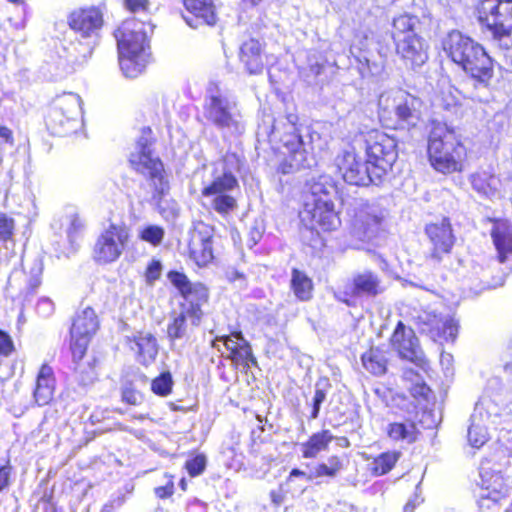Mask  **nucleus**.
Wrapping results in <instances>:
<instances>
[{
  "label": "nucleus",
  "mask_w": 512,
  "mask_h": 512,
  "mask_svg": "<svg viewBox=\"0 0 512 512\" xmlns=\"http://www.w3.org/2000/svg\"><path fill=\"white\" fill-rule=\"evenodd\" d=\"M126 8L132 13H147L149 11V0H125Z\"/></svg>",
  "instance_id": "58"
},
{
  "label": "nucleus",
  "mask_w": 512,
  "mask_h": 512,
  "mask_svg": "<svg viewBox=\"0 0 512 512\" xmlns=\"http://www.w3.org/2000/svg\"><path fill=\"white\" fill-rule=\"evenodd\" d=\"M418 24V18L409 14H402L395 17L392 22V38L395 42L401 41L408 34H416L415 26Z\"/></svg>",
  "instance_id": "34"
},
{
  "label": "nucleus",
  "mask_w": 512,
  "mask_h": 512,
  "mask_svg": "<svg viewBox=\"0 0 512 512\" xmlns=\"http://www.w3.org/2000/svg\"><path fill=\"white\" fill-rule=\"evenodd\" d=\"M431 247L426 254V260L433 265L440 264L448 256L455 242L451 223L448 218L430 223L425 227Z\"/></svg>",
  "instance_id": "13"
},
{
  "label": "nucleus",
  "mask_w": 512,
  "mask_h": 512,
  "mask_svg": "<svg viewBox=\"0 0 512 512\" xmlns=\"http://www.w3.org/2000/svg\"><path fill=\"white\" fill-rule=\"evenodd\" d=\"M69 225L66 229L68 240L71 244H74L77 237L82 233L84 229L83 221L78 217L77 214H72L68 217Z\"/></svg>",
  "instance_id": "52"
},
{
  "label": "nucleus",
  "mask_w": 512,
  "mask_h": 512,
  "mask_svg": "<svg viewBox=\"0 0 512 512\" xmlns=\"http://www.w3.org/2000/svg\"><path fill=\"white\" fill-rule=\"evenodd\" d=\"M330 388L331 384L329 383L328 379L324 378L316 382L315 394L312 398V419L318 418L321 405L326 400V396Z\"/></svg>",
  "instance_id": "40"
},
{
  "label": "nucleus",
  "mask_w": 512,
  "mask_h": 512,
  "mask_svg": "<svg viewBox=\"0 0 512 512\" xmlns=\"http://www.w3.org/2000/svg\"><path fill=\"white\" fill-rule=\"evenodd\" d=\"M237 179L230 172H225L213 179V181L205 186L202 195L205 197L216 196L230 193L237 186Z\"/></svg>",
  "instance_id": "31"
},
{
  "label": "nucleus",
  "mask_w": 512,
  "mask_h": 512,
  "mask_svg": "<svg viewBox=\"0 0 512 512\" xmlns=\"http://www.w3.org/2000/svg\"><path fill=\"white\" fill-rule=\"evenodd\" d=\"M170 322L167 326V337L170 341L182 340L189 335V324L184 319L183 314H178L177 311L170 313Z\"/></svg>",
  "instance_id": "35"
},
{
  "label": "nucleus",
  "mask_w": 512,
  "mask_h": 512,
  "mask_svg": "<svg viewBox=\"0 0 512 512\" xmlns=\"http://www.w3.org/2000/svg\"><path fill=\"white\" fill-rule=\"evenodd\" d=\"M470 182L472 188L481 196L490 198L497 192V178L486 171L472 174Z\"/></svg>",
  "instance_id": "32"
},
{
  "label": "nucleus",
  "mask_w": 512,
  "mask_h": 512,
  "mask_svg": "<svg viewBox=\"0 0 512 512\" xmlns=\"http://www.w3.org/2000/svg\"><path fill=\"white\" fill-rule=\"evenodd\" d=\"M387 216V211L376 203H366L358 214V221L364 227V233L367 237H373L383 220Z\"/></svg>",
  "instance_id": "25"
},
{
  "label": "nucleus",
  "mask_w": 512,
  "mask_h": 512,
  "mask_svg": "<svg viewBox=\"0 0 512 512\" xmlns=\"http://www.w3.org/2000/svg\"><path fill=\"white\" fill-rule=\"evenodd\" d=\"M36 311L42 317H49L54 312V303L51 299L43 297L38 301Z\"/></svg>",
  "instance_id": "60"
},
{
  "label": "nucleus",
  "mask_w": 512,
  "mask_h": 512,
  "mask_svg": "<svg viewBox=\"0 0 512 512\" xmlns=\"http://www.w3.org/2000/svg\"><path fill=\"white\" fill-rule=\"evenodd\" d=\"M183 3L187 12L183 14V19L191 28L216 24L218 16L215 0H184Z\"/></svg>",
  "instance_id": "17"
},
{
  "label": "nucleus",
  "mask_w": 512,
  "mask_h": 512,
  "mask_svg": "<svg viewBox=\"0 0 512 512\" xmlns=\"http://www.w3.org/2000/svg\"><path fill=\"white\" fill-rule=\"evenodd\" d=\"M366 159L377 177H384L398 158L397 142L381 132L369 133L365 139Z\"/></svg>",
  "instance_id": "9"
},
{
  "label": "nucleus",
  "mask_w": 512,
  "mask_h": 512,
  "mask_svg": "<svg viewBox=\"0 0 512 512\" xmlns=\"http://www.w3.org/2000/svg\"><path fill=\"white\" fill-rule=\"evenodd\" d=\"M174 381L169 371L162 372L151 382V390L158 396L166 397L172 392Z\"/></svg>",
  "instance_id": "41"
},
{
  "label": "nucleus",
  "mask_w": 512,
  "mask_h": 512,
  "mask_svg": "<svg viewBox=\"0 0 512 512\" xmlns=\"http://www.w3.org/2000/svg\"><path fill=\"white\" fill-rule=\"evenodd\" d=\"M465 155L466 149L453 130L445 124L432 128L428 139V156L437 171L452 173L461 170Z\"/></svg>",
  "instance_id": "4"
},
{
  "label": "nucleus",
  "mask_w": 512,
  "mask_h": 512,
  "mask_svg": "<svg viewBox=\"0 0 512 512\" xmlns=\"http://www.w3.org/2000/svg\"><path fill=\"white\" fill-rule=\"evenodd\" d=\"M336 161L343 180L350 185H377L383 179L382 177H377L374 173V168L371 167L367 159L363 160L354 150L344 151L337 157Z\"/></svg>",
  "instance_id": "10"
},
{
  "label": "nucleus",
  "mask_w": 512,
  "mask_h": 512,
  "mask_svg": "<svg viewBox=\"0 0 512 512\" xmlns=\"http://www.w3.org/2000/svg\"><path fill=\"white\" fill-rule=\"evenodd\" d=\"M177 313L183 314L184 319L186 320L190 319L191 326H198L203 316L201 305L187 301L180 304V310Z\"/></svg>",
  "instance_id": "45"
},
{
  "label": "nucleus",
  "mask_w": 512,
  "mask_h": 512,
  "mask_svg": "<svg viewBox=\"0 0 512 512\" xmlns=\"http://www.w3.org/2000/svg\"><path fill=\"white\" fill-rule=\"evenodd\" d=\"M478 20L493 39L512 46V0H487L479 10Z\"/></svg>",
  "instance_id": "6"
},
{
  "label": "nucleus",
  "mask_w": 512,
  "mask_h": 512,
  "mask_svg": "<svg viewBox=\"0 0 512 512\" xmlns=\"http://www.w3.org/2000/svg\"><path fill=\"white\" fill-rule=\"evenodd\" d=\"M240 61L249 74H260L264 68L262 45L256 39L245 41L240 48Z\"/></svg>",
  "instance_id": "22"
},
{
  "label": "nucleus",
  "mask_w": 512,
  "mask_h": 512,
  "mask_svg": "<svg viewBox=\"0 0 512 512\" xmlns=\"http://www.w3.org/2000/svg\"><path fill=\"white\" fill-rule=\"evenodd\" d=\"M334 436L329 430L313 434L309 440L302 444V455L304 458H315L321 451H325Z\"/></svg>",
  "instance_id": "30"
},
{
  "label": "nucleus",
  "mask_w": 512,
  "mask_h": 512,
  "mask_svg": "<svg viewBox=\"0 0 512 512\" xmlns=\"http://www.w3.org/2000/svg\"><path fill=\"white\" fill-rule=\"evenodd\" d=\"M290 286L298 300L305 302L312 298L313 282L305 272L293 268L291 271Z\"/></svg>",
  "instance_id": "29"
},
{
  "label": "nucleus",
  "mask_w": 512,
  "mask_h": 512,
  "mask_svg": "<svg viewBox=\"0 0 512 512\" xmlns=\"http://www.w3.org/2000/svg\"><path fill=\"white\" fill-rule=\"evenodd\" d=\"M129 240L126 225L110 224L98 237L94 246V258L101 263L116 261L124 251Z\"/></svg>",
  "instance_id": "12"
},
{
  "label": "nucleus",
  "mask_w": 512,
  "mask_h": 512,
  "mask_svg": "<svg viewBox=\"0 0 512 512\" xmlns=\"http://www.w3.org/2000/svg\"><path fill=\"white\" fill-rule=\"evenodd\" d=\"M307 192L310 194L307 202L313 200H332L337 194V187L332 177L326 174L312 177L306 182Z\"/></svg>",
  "instance_id": "26"
},
{
  "label": "nucleus",
  "mask_w": 512,
  "mask_h": 512,
  "mask_svg": "<svg viewBox=\"0 0 512 512\" xmlns=\"http://www.w3.org/2000/svg\"><path fill=\"white\" fill-rule=\"evenodd\" d=\"M286 123H283L282 121H274L272 124L271 131L268 133L270 137H277V134L279 133V128L282 126V128L288 129L289 125L296 126V123L298 121V117L295 114H289L286 116Z\"/></svg>",
  "instance_id": "59"
},
{
  "label": "nucleus",
  "mask_w": 512,
  "mask_h": 512,
  "mask_svg": "<svg viewBox=\"0 0 512 512\" xmlns=\"http://www.w3.org/2000/svg\"><path fill=\"white\" fill-rule=\"evenodd\" d=\"M401 456V452L388 451L381 453L371 462V471L375 476L387 474L395 466Z\"/></svg>",
  "instance_id": "36"
},
{
  "label": "nucleus",
  "mask_w": 512,
  "mask_h": 512,
  "mask_svg": "<svg viewBox=\"0 0 512 512\" xmlns=\"http://www.w3.org/2000/svg\"><path fill=\"white\" fill-rule=\"evenodd\" d=\"M36 385L42 388H55V378L50 366L43 364L37 376Z\"/></svg>",
  "instance_id": "53"
},
{
  "label": "nucleus",
  "mask_w": 512,
  "mask_h": 512,
  "mask_svg": "<svg viewBox=\"0 0 512 512\" xmlns=\"http://www.w3.org/2000/svg\"><path fill=\"white\" fill-rule=\"evenodd\" d=\"M53 393L54 390L51 388H42L36 385L34 390V399L39 406H44L52 400Z\"/></svg>",
  "instance_id": "57"
},
{
  "label": "nucleus",
  "mask_w": 512,
  "mask_h": 512,
  "mask_svg": "<svg viewBox=\"0 0 512 512\" xmlns=\"http://www.w3.org/2000/svg\"><path fill=\"white\" fill-rule=\"evenodd\" d=\"M468 441L472 447H481L487 441L486 429L482 426L471 424L468 428Z\"/></svg>",
  "instance_id": "51"
},
{
  "label": "nucleus",
  "mask_w": 512,
  "mask_h": 512,
  "mask_svg": "<svg viewBox=\"0 0 512 512\" xmlns=\"http://www.w3.org/2000/svg\"><path fill=\"white\" fill-rule=\"evenodd\" d=\"M482 480L487 491L486 494H482V497H487L496 502L508 494V485L504 483L503 477L499 473L491 475L489 479L483 477Z\"/></svg>",
  "instance_id": "37"
},
{
  "label": "nucleus",
  "mask_w": 512,
  "mask_h": 512,
  "mask_svg": "<svg viewBox=\"0 0 512 512\" xmlns=\"http://www.w3.org/2000/svg\"><path fill=\"white\" fill-rule=\"evenodd\" d=\"M164 235L165 231L162 227L158 225H148L141 231L140 238L145 242L157 246L163 241Z\"/></svg>",
  "instance_id": "49"
},
{
  "label": "nucleus",
  "mask_w": 512,
  "mask_h": 512,
  "mask_svg": "<svg viewBox=\"0 0 512 512\" xmlns=\"http://www.w3.org/2000/svg\"><path fill=\"white\" fill-rule=\"evenodd\" d=\"M185 301L203 305L208 301V289L202 283H193L190 289L182 295Z\"/></svg>",
  "instance_id": "44"
},
{
  "label": "nucleus",
  "mask_w": 512,
  "mask_h": 512,
  "mask_svg": "<svg viewBox=\"0 0 512 512\" xmlns=\"http://www.w3.org/2000/svg\"><path fill=\"white\" fill-rule=\"evenodd\" d=\"M162 264L158 260H153L147 267L146 278L149 283H152L160 278Z\"/></svg>",
  "instance_id": "62"
},
{
  "label": "nucleus",
  "mask_w": 512,
  "mask_h": 512,
  "mask_svg": "<svg viewBox=\"0 0 512 512\" xmlns=\"http://www.w3.org/2000/svg\"><path fill=\"white\" fill-rule=\"evenodd\" d=\"M343 468L342 461L337 456L328 458L327 463H321L315 468V475L335 477L337 473Z\"/></svg>",
  "instance_id": "46"
},
{
  "label": "nucleus",
  "mask_w": 512,
  "mask_h": 512,
  "mask_svg": "<svg viewBox=\"0 0 512 512\" xmlns=\"http://www.w3.org/2000/svg\"><path fill=\"white\" fill-rule=\"evenodd\" d=\"M391 345L402 359H406L421 368H424L427 364L426 357L414 331L407 328L402 322L397 324L392 334Z\"/></svg>",
  "instance_id": "15"
},
{
  "label": "nucleus",
  "mask_w": 512,
  "mask_h": 512,
  "mask_svg": "<svg viewBox=\"0 0 512 512\" xmlns=\"http://www.w3.org/2000/svg\"><path fill=\"white\" fill-rule=\"evenodd\" d=\"M141 54L119 53V64L123 74L127 78H135L145 68V64L140 61Z\"/></svg>",
  "instance_id": "38"
},
{
  "label": "nucleus",
  "mask_w": 512,
  "mask_h": 512,
  "mask_svg": "<svg viewBox=\"0 0 512 512\" xmlns=\"http://www.w3.org/2000/svg\"><path fill=\"white\" fill-rule=\"evenodd\" d=\"M169 281L178 289L181 295H183L187 289L191 288L192 282L189 281L188 277L178 271H170L167 275Z\"/></svg>",
  "instance_id": "55"
},
{
  "label": "nucleus",
  "mask_w": 512,
  "mask_h": 512,
  "mask_svg": "<svg viewBox=\"0 0 512 512\" xmlns=\"http://www.w3.org/2000/svg\"><path fill=\"white\" fill-rule=\"evenodd\" d=\"M236 364L256 363V358L253 356L251 345L247 340H243V343L238 344L237 348H233V354L228 356Z\"/></svg>",
  "instance_id": "43"
},
{
  "label": "nucleus",
  "mask_w": 512,
  "mask_h": 512,
  "mask_svg": "<svg viewBox=\"0 0 512 512\" xmlns=\"http://www.w3.org/2000/svg\"><path fill=\"white\" fill-rule=\"evenodd\" d=\"M13 342L10 336L0 330V353L8 356L13 350Z\"/></svg>",
  "instance_id": "63"
},
{
  "label": "nucleus",
  "mask_w": 512,
  "mask_h": 512,
  "mask_svg": "<svg viewBox=\"0 0 512 512\" xmlns=\"http://www.w3.org/2000/svg\"><path fill=\"white\" fill-rule=\"evenodd\" d=\"M401 41L395 42L396 53L404 65L417 70L428 60L427 45L417 34H408Z\"/></svg>",
  "instance_id": "16"
},
{
  "label": "nucleus",
  "mask_w": 512,
  "mask_h": 512,
  "mask_svg": "<svg viewBox=\"0 0 512 512\" xmlns=\"http://www.w3.org/2000/svg\"><path fill=\"white\" fill-rule=\"evenodd\" d=\"M421 333L428 335L431 339L442 337V329L445 328L444 319L434 313L423 312L417 317L416 322Z\"/></svg>",
  "instance_id": "28"
},
{
  "label": "nucleus",
  "mask_w": 512,
  "mask_h": 512,
  "mask_svg": "<svg viewBox=\"0 0 512 512\" xmlns=\"http://www.w3.org/2000/svg\"><path fill=\"white\" fill-rule=\"evenodd\" d=\"M102 24V13L94 7L75 10L69 16V26L84 38L97 35Z\"/></svg>",
  "instance_id": "18"
},
{
  "label": "nucleus",
  "mask_w": 512,
  "mask_h": 512,
  "mask_svg": "<svg viewBox=\"0 0 512 512\" xmlns=\"http://www.w3.org/2000/svg\"><path fill=\"white\" fill-rule=\"evenodd\" d=\"M94 359H87L85 362H79L74 365L75 379L79 385L86 387L91 385L96 379Z\"/></svg>",
  "instance_id": "39"
},
{
  "label": "nucleus",
  "mask_w": 512,
  "mask_h": 512,
  "mask_svg": "<svg viewBox=\"0 0 512 512\" xmlns=\"http://www.w3.org/2000/svg\"><path fill=\"white\" fill-rule=\"evenodd\" d=\"M211 197V206L217 213L221 215L229 214L237 208L236 199L229 193L221 195L219 194Z\"/></svg>",
  "instance_id": "42"
},
{
  "label": "nucleus",
  "mask_w": 512,
  "mask_h": 512,
  "mask_svg": "<svg viewBox=\"0 0 512 512\" xmlns=\"http://www.w3.org/2000/svg\"><path fill=\"white\" fill-rule=\"evenodd\" d=\"M89 342L88 338H71V352L74 365L87 360L86 350Z\"/></svg>",
  "instance_id": "48"
},
{
  "label": "nucleus",
  "mask_w": 512,
  "mask_h": 512,
  "mask_svg": "<svg viewBox=\"0 0 512 512\" xmlns=\"http://www.w3.org/2000/svg\"><path fill=\"white\" fill-rule=\"evenodd\" d=\"M43 271L42 262L35 259L29 270V279L26 294H34L41 284V274Z\"/></svg>",
  "instance_id": "47"
},
{
  "label": "nucleus",
  "mask_w": 512,
  "mask_h": 512,
  "mask_svg": "<svg viewBox=\"0 0 512 512\" xmlns=\"http://www.w3.org/2000/svg\"><path fill=\"white\" fill-rule=\"evenodd\" d=\"M126 339L130 349L136 353L139 363L147 366L155 360L158 344L152 333L138 331L132 336H127Z\"/></svg>",
  "instance_id": "20"
},
{
  "label": "nucleus",
  "mask_w": 512,
  "mask_h": 512,
  "mask_svg": "<svg viewBox=\"0 0 512 512\" xmlns=\"http://www.w3.org/2000/svg\"><path fill=\"white\" fill-rule=\"evenodd\" d=\"M361 360L364 368L373 375L380 376L385 374L387 359L385 353L379 348L369 349L362 355Z\"/></svg>",
  "instance_id": "33"
},
{
  "label": "nucleus",
  "mask_w": 512,
  "mask_h": 512,
  "mask_svg": "<svg viewBox=\"0 0 512 512\" xmlns=\"http://www.w3.org/2000/svg\"><path fill=\"white\" fill-rule=\"evenodd\" d=\"M189 249L191 257L198 266H205L210 263L214 258L210 228L205 227L202 230H196L191 238Z\"/></svg>",
  "instance_id": "21"
},
{
  "label": "nucleus",
  "mask_w": 512,
  "mask_h": 512,
  "mask_svg": "<svg viewBox=\"0 0 512 512\" xmlns=\"http://www.w3.org/2000/svg\"><path fill=\"white\" fill-rule=\"evenodd\" d=\"M98 326L99 322L95 311L91 307H86L73 320L70 329L71 338H88L90 340Z\"/></svg>",
  "instance_id": "23"
},
{
  "label": "nucleus",
  "mask_w": 512,
  "mask_h": 512,
  "mask_svg": "<svg viewBox=\"0 0 512 512\" xmlns=\"http://www.w3.org/2000/svg\"><path fill=\"white\" fill-rule=\"evenodd\" d=\"M446 55L475 81V86L487 87L494 75V63L481 44L458 30L443 40Z\"/></svg>",
  "instance_id": "1"
},
{
  "label": "nucleus",
  "mask_w": 512,
  "mask_h": 512,
  "mask_svg": "<svg viewBox=\"0 0 512 512\" xmlns=\"http://www.w3.org/2000/svg\"><path fill=\"white\" fill-rule=\"evenodd\" d=\"M11 470L12 468L8 464L0 467V491H3L9 486Z\"/></svg>",
  "instance_id": "64"
},
{
  "label": "nucleus",
  "mask_w": 512,
  "mask_h": 512,
  "mask_svg": "<svg viewBox=\"0 0 512 512\" xmlns=\"http://www.w3.org/2000/svg\"><path fill=\"white\" fill-rule=\"evenodd\" d=\"M206 463V457L202 454H199L191 459H188L185 463V467L189 475L195 477L203 473L206 467Z\"/></svg>",
  "instance_id": "54"
},
{
  "label": "nucleus",
  "mask_w": 512,
  "mask_h": 512,
  "mask_svg": "<svg viewBox=\"0 0 512 512\" xmlns=\"http://www.w3.org/2000/svg\"><path fill=\"white\" fill-rule=\"evenodd\" d=\"M491 236L498 252L499 262L503 263L512 254V226L507 221H496Z\"/></svg>",
  "instance_id": "24"
},
{
  "label": "nucleus",
  "mask_w": 512,
  "mask_h": 512,
  "mask_svg": "<svg viewBox=\"0 0 512 512\" xmlns=\"http://www.w3.org/2000/svg\"><path fill=\"white\" fill-rule=\"evenodd\" d=\"M150 22L129 18L115 31L119 53L142 54L148 43V34L153 32Z\"/></svg>",
  "instance_id": "11"
},
{
  "label": "nucleus",
  "mask_w": 512,
  "mask_h": 512,
  "mask_svg": "<svg viewBox=\"0 0 512 512\" xmlns=\"http://www.w3.org/2000/svg\"><path fill=\"white\" fill-rule=\"evenodd\" d=\"M386 287L376 272L364 270L352 278L351 295L356 298H375L384 293Z\"/></svg>",
  "instance_id": "19"
},
{
  "label": "nucleus",
  "mask_w": 512,
  "mask_h": 512,
  "mask_svg": "<svg viewBox=\"0 0 512 512\" xmlns=\"http://www.w3.org/2000/svg\"><path fill=\"white\" fill-rule=\"evenodd\" d=\"M303 222L309 221L311 229L320 228L324 231H332L340 226V218L334 209L333 200H313L306 202L301 212Z\"/></svg>",
  "instance_id": "14"
},
{
  "label": "nucleus",
  "mask_w": 512,
  "mask_h": 512,
  "mask_svg": "<svg viewBox=\"0 0 512 512\" xmlns=\"http://www.w3.org/2000/svg\"><path fill=\"white\" fill-rule=\"evenodd\" d=\"M422 107L419 97L402 89L383 92L378 99L380 119L393 121L394 128H415L421 121Z\"/></svg>",
  "instance_id": "3"
},
{
  "label": "nucleus",
  "mask_w": 512,
  "mask_h": 512,
  "mask_svg": "<svg viewBox=\"0 0 512 512\" xmlns=\"http://www.w3.org/2000/svg\"><path fill=\"white\" fill-rule=\"evenodd\" d=\"M15 229L14 219L4 213H0V241L10 240Z\"/></svg>",
  "instance_id": "56"
},
{
  "label": "nucleus",
  "mask_w": 512,
  "mask_h": 512,
  "mask_svg": "<svg viewBox=\"0 0 512 512\" xmlns=\"http://www.w3.org/2000/svg\"><path fill=\"white\" fill-rule=\"evenodd\" d=\"M410 392L415 399L428 400L431 390L424 382H417L410 388Z\"/></svg>",
  "instance_id": "61"
},
{
  "label": "nucleus",
  "mask_w": 512,
  "mask_h": 512,
  "mask_svg": "<svg viewBox=\"0 0 512 512\" xmlns=\"http://www.w3.org/2000/svg\"><path fill=\"white\" fill-rule=\"evenodd\" d=\"M152 143L151 128L143 127L136 142L135 151L130 155L129 162L133 169L148 177L149 186L153 189L150 197L139 196L140 203H151L162 213L161 202L169 191V185L163 175L164 168L161 160L153 156Z\"/></svg>",
  "instance_id": "2"
},
{
  "label": "nucleus",
  "mask_w": 512,
  "mask_h": 512,
  "mask_svg": "<svg viewBox=\"0 0 512 512\" xmlns=\"http://www.w3.org/2000/svg\"><path fill=\"white\" fill-rule=\"evenodd\" d=\"M122 400L130 405H139L143 401V395L141 392L136 390L133 384L126 381L121 388Z\"/></svg>",
  "instance_id": "50"
},
{
  "label": "nucleus",
  "mask_w": 512,
  "mask_h": 512,
  "mask_svg": "<svg viewBox=\"0 0 512 512\" xmlns=\"http://www.w3.org/2000/svg\"><path fill=\"white\" fill-rule=\"evenodd\" d=\"M387 435L394 441H404L411 444L417 440L418 430L412 419L393 422L387 426Z\"/></svg>",
  "instance_id": "27"
},
{
  "label": "nucleus",
  "mask_w": 512,
  "mask_h": 512,
  "mask_svg": "<svg viewBox=\"0 0 512 512\" xmlns=\"http://www.w3.org/2000/svg\"><path fill=\"white\" fill-rule=\"evenodd\" d=\"M283 129L282 134L279 130L276 139H279L287 151L277 171L283 175H287L302 168L312 167L315 164V160L308 150V148H311L310 142L304 141L296 126L289 125L288 129ZM273 138L275 139V137Z\"/></svg>",
  "instance_id": "7"
},
{
  "label": "nucleus",
  "mask_w": 512,
  "mask_h": 512,
  "mask_svg": "<svg viewBox=\"0 0 512 512\" xmlns=\"http://www.w3.org/2000/svg\"><path fill=\"white\" fill-rule=\"evenodd\" d=\"M204 117L225 134L239 135L245 130L237 101L217 88L208 90L204 103Z\"/></svg>",
  "instance_id": "5"
},
{
  "label": "nucleus",
  "mask_w": 512,
  "mask_h": 512,
  "mask_svg": "<svg viewBox=\"0 0 512 512\" xmlns=\"http://www.w3.org/2000/svg\"><path fill=\"white\" fill-rule=\"evenodd\" d=\"M81 102L74 93H64L53 100L46 116V125L52 134L67 136L76 131Z\"/></svg>",
  "instance_id": "8"
}]
</instances>
